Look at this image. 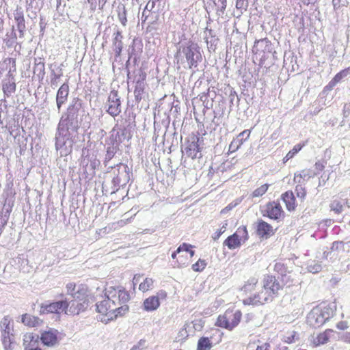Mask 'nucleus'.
I'll list each match as a JSON object with an SVG mask.
<instances>
[{
  "label": "nucleus",
  "mask_w": 350,
  "mask_h": 350,
  "mask_svg": "<svg viewBox=\"0 0 350 350\" xmlns=\"http://www.w3.org/2000/svg\"><path fill=\"white\" fill-rule=\"evenodd\" d=\"M87 121L86 103L81 98H74L59 122L55 135V148L60 155L72 151L74 133H85Z\"/></svg>",
  "instance_id": "nucleus-1"
},
{
  "label": "nucleus",
  "mask_w": 350,
  "mask_h": 350,
  "mask_svg": "<svg viewBox=\"0 0 350 350\" xmlns=\"http://www.w3.org/2000/svg\"><path fill=\"white\" fill-rule=\"evenodd\" d=\"M102 298L96 304V311L105 323L124 316L129 310L127 303L131 299L130 293L122 286L105 288Z\"/></svg>",
  "instance_id": "nucleus-2"
},
{
  "label": "nucleus",
  "mask_w": 350,
  "mask_h": 350,
  "mask_svg": "<svg viewBox=\"0 0 350 350\" xmlns=\"http://www.w3.org/2000/svg\"><path fill=\"white\" fill-rule=\"evenodd\" d=\"M334 315V310L326 303L314 307L307 316L308 323L314 328H319L328 321Z\"/></svg>",
  "instance_id": "nucleus-3"
},
{
  "label": "nucleus",
  "mask_w": 350,
  "mask_h": 350,
  "mask_svg": "<svg viewBox=\"0 0 350 350\" xmlns=\"http://www.w3.org/2000/svg\"><path fill=\"white\" fill-rule=\"evenodd\" d=\"M242 319L240 310L227 309L223 314L218 316L215 325L232 331L238 326Z\"/></svg>",
  "instance_id": "nucleus-4"
},
{
  "label": "nucleus",
  "mask_w": 350,
  "mask_h": 350,
  "mask_svg": "<svg viewBox=\"0 0 350 350\" xmlns=\"http://www.w3.org/2000/svg\"><path fill=\"white\" fill-rule=\"evenodd\" d=\"M88 286L86 284H79L77 289L73 294V299L68 300L70 304V311L72 313L79 314L83 312L88 307Z\"/></svg>",
  "instance_id": "nucleus-5"
},
{
  "label": "nucleus",
  "mask_w": 350,
  "mask_h": 350,
  "mask_svg": "<svg viewBox=\"0 0 350 350\" xmlns=\"http://www.w3.org/2000/svg\"><path fill=\"white\" fill-rule=\"evenodd\" d=\"M182 52L185 57L189 69L196 68L198 63L202 59L199 46L192 41H189L182 48Z\"/></svg>",
  "instance_id": "nucleus-6"
},
{
  "label": "nucleus",
  "mask_w": 350,
  "mask_h": 350,
  "mask_svg": "<svg viewBox=\"0 0 350 350\" xmlns=\"http://www.w3.org/2000/svg\"><path fill=\"white\" fill-rule=\"evenodd\" d=\"M275 298L270 294V293L264 288L262 285L260 291L256 292L245 297L243 299V304L244 305H262L265 303L272 301Z\"/></svg>",
  "instance_id": "nucleus-7"
},
{
  "label": "nucleus",
  "mask_w": 350,
  "mask_h": 350,
  "mask_svg": "<svg viewBox=\"0 0 350 350\" xmlns=\"http://www.w3.org/2000/svg\"><path fill=\"white\" fill-rule=\"evenodd\" d=\"M255 233L260 239H268L273 237L276 229L262 219H258L254 224Z\"/></svg>",
  "instance_id": "nucleus-8"
},
{
  "label": "nucleus",
  "mask_w": 350,
  "mask_h": 350,
  "mask_svg": "<svg viewBox=\"0 0 350 350\" xmlns=\"http://www.w3.org/2000/svg\"><path fill=\"white\" fill-rule=\"evenodd\" d=\"M7 62H8L9 64H12V66L8 72V79H5L3 82V90L4 95L7 97H10L16 91L15 79L12 74V72L16 71V61L13 58H8L5 60V63L7 64Z\"/></svg>",
  "instance_id": "nucleus-9"
},
{
  "label": "nucleus",
  "mask_w": 350,
  "mask_h": 350,
  "mask_svg": "<svg viewBox=\"0 0 350 350\" xmlns=\"http://www.w3.org/2000/svg\"><path fill=\"white\" fill-rule=\"evenodd\" d=\"M70 307L68 299L66 298L64 300L58 301L53 303L42 304L40 308V314L47 313H57L59 314L64 311L67 313L66 310Z\"/></svg>",
  "instance_id": "nucleus-10"
},
{
  "label": "nucleus",
  "mask_w": 350,
  "mask_h": 350,
  "mask_svg": "<svg viewBox=\"0 0 350 350\" xmlns=\"http://www.w3.org/2000/svg\"><path fill=\"white\" fill-rule=\"evenodd\" d=\"M262 285L274 298L279 295L280 291L284 288V285L278 279L272 275H265L262 280Z\"/></svg>",
  "instance_id": "nucleus-11"
},
{
  "label": "nucleus",
  "mask_w": 350,
  "mask_h": 350,
  "mask_svg": "<svg viewBox=\"0 0 350 350\" xmlns=\"http://www.w3.org/2000/svg\"><path fill=\"white\" fill-rule=\"evenodd\" d=\"M166 297V291L164 290H160L157 293V295L150 296L144 301V309L148 312L156 310L160 306L159 299H165Z\"/></svg>",
  "instance_id": "nucleus-12"
},
{
  "label": "nucleus",
  "mask_w": 350,
  "mask_h": 350,
  "mask_svg": "<svg viewBox=\"0 0 350 350\" xmlns=\"http://www.w3.org/2000/svg\"><path fill=\"white\" fill-rule=\"evenodd\" d=\"M284 215V211L280 202L272 201L265 205L263 216L271 219L278 220Z\"/></svg>",
  "instance_id": "nucleus-13"
},
{
  "label": "nucleus",
  "mask_w": 350,
  "mask_h": 350,
  "mask_svg": "<svg viewBox=\"0 0 350 350\" xmlns=\"http://www.w3.org/2000/svg\"><path fill=\"white\" fill-rule=\"evenodd\" d=\"M14 19L16 23L15 29L18 32V39H23L26 31L25 20L24 17V11L21 7H17L14 10Z\"/></svg>",
  "instance_id": "nucleus-14"
},
{
  "label": "nucleus",
  "mask_w": 350,
  "mask_h": 350,
  "mask_svg": "<svg viewBox=\"0 0 350 350\" xmlns=\"http://www.w3.org/2000/svg\"><path fill=\"white\" fill-rule=\"evenodd\" d=\"M335 331L332 329H326L323 332L319 333L316 336H312L311 345L313 347H317L327 344L330 338L334 336Z\"/></svg>",
  "instance_id": "nucleus-15"
},
{
  "label": "nucleus",
  "mask_w": 350,
  "mask_h": 350,
  "mask_svg": "<svg viewBox=\"0 0 350 350\" xmlns=\"http://www.w3.org/2000/svg\"><path fill=\"white\" fill-rule=\"evenodd\" d=\"M199 137L193 136L190 140H188L185 147V153L188 157L195 159L198 157V154L200 152L201 148L199 145Z\"/></svg>",
  "instance_id": "nucleus-16"
},
{
  "label": "nucleus",
  "mask_w": 350,
  "mask_h": 350,
  "mask_svg": "<svg viewBox=\"0 0 350 350\" xmlns=\"http://www.w3.org/2000/svg\"><path fill=\"white\" fill-rule=\"evenodd\" d=\"M18 38L16 33L15 27L12 26L10 32L5 34L3 39V43L7 49H14V51H18L21 48V42H18Z\"/></svg>",
  "instance_id": "nucleus-17"
},
{
  "label": "nucleus",
  "mask_w": 350,
  "mask_h": 350,
  "mask_svg": "<svg viewBox=\"0 0 350 350\" xmlns=\"http://www.w3.org/2000/svg\"><path fill=\"white\" fill-rule=\"evenodd\" d=\"M146 79V73L140 71L139 73V78L136 80V84L134 90L135 99L137 103H139L142 99V96L145 92V81Z\"/></svg>",
  "instance_id": "nucleus-18"
},
{
  "label": "nucleus",
  "mask_w": 350,
  "mask_h": 350,
  "mask_svg": "<svg viewBox=\"0 0 350 350\" xmlns=\"http://www.w3.org/2000/svg\"><path fill=\"white\" fill-rule=\"evenodd\" d=\"M120 111V100L118 94L116 93L111 94L108 98L107 112L115 117L117 116Z\"/></svg>",
  "instance_id": "nucleus-19"
},
{
  "label": "nucleus",
  "mask_w": 350,
  "mask_h": 350,
  "mask_svg": "<svg viewBox=\"0 0 350 350\" xmlns=\"http://www.w3.org/2000/svg\"><path fill=\"white\" fill-rule=\"evenodd\" d=\"M57 331L50 329L42 333L40 339L44 345L52 347L57 343Z\"/></svg>",
  "instance_id": "nucleus-20"
},
{
  "label": "nucleus",
  "mask_w": 350,
  "mask_h": 350,
  "mask_svg": "<svg viewBox=\"0 0 350 350\" xmlns=\"http://www.w3.org/2000/svg\"><path fill=\"white\" fill-rule=\"evenodd\" d=\"M258 284V279L256 277H250L247 279L244 284L240 288L241 292L247 297L250 296L251 293L256 290V288Z\"/></svg>",
  "instance_id": "nucleus-21"
},
{
  "label": "nucleus",
  "mask_w": 350,
  "mask_h": 350,
  "mask_svg": "<svg viewBox=\"0 0 350 350\" xmlns=\"http://www.w3.org/2000/svg\"><path fill=\"white\" fill-rule=\"evenodd\" d=\"M68 93V85L66 83L62 84L59 88L56 95L57 107L59 111H60L62 105L66 102Z\"/></svg>",
  "instance_id": "nucleus-22"
},
{
  "label": "nucleus",
  "mask_w": 350,
  "mask_h": 350,
  "mask_svg": "<svg viewBox=\"0 0 350 350\" xmlns=\"http://www.w3.org/2000/svg\"><path fill=\"white\" fill-rule=\"evenodd\" d=\"M281 199L284 202L288 211H294L297 207L296 199L292 191H287L281 196Z\"/></svg>",
  "instance_id": "nucleus-23"
},
{
  "label": "nucleus",
  "mask_w": 350,
  "mask_h": 350,
  "mask_svg": "<svg viewBox=\"0 0 350 350\" xmlns=\"http://www.w3.org/2000/svg\"><path fill=\"white\" fill-rule=\"evenodd\" d=\"M40 11L38 2L36 0H26V13L29 18L33 21Z\"/></svg>",
  "instance_id": "nucleus-24"
},
{
  "label": "nucleus",
  "mask_w": 350,
  "mask_h": 350,
  "mask_svg": "<svg viewBox=\"0 0 350 350\" xmlns=\"http://www.w3.org/2000/svg\"><path fill=\"white\" fill-rule=\"evenodd\" d=\"M21 322L27 327H36L40 326L43 321L40 318L30 314H24L21 317Z\"/></svg>",
  "instance_id": "nucleus-25"
},
{
  "label": "nucleus",
  "mask_w": 350,
  "mask_h": 350,
  "mask_svg": "<svg viewBox=\"0 0 350 350\" xmlns=\"http://www.w3.org/2000/svg\"><path fill=\"white\" fill-rule=\"evenodd\" d=\"M193 246L192 245L183 243L181 244L177 250L172 254V258H175L176 257L177 254H180V253L185 252L186 254H189V262L190 261V259L194 256L195 252L193 250Z\"/></svg>",
  "instance_id": "nucleus-26"
},
{
  "label": "nucleus",
  "mask_w": 350,
  "mask_h": 350,
  "mask_svg": "<svg viewBox=\"0 0 350 350\" xmlns=\"http://www.w3.org/2000/svg\"><path fill=\"white\" fill-rule=\"evenodd\" d=\"M345 204V200L338 196H334L329 204L330 210L336 214H340L343 211Z\"/></svg>",
  "instance_id": "nucleus-27"
},
{
  "label": "nucleus",
  "mask_w": 350,
  "mask_h": 350,
  "mask_svg": "<svg viewBox=\"0 0 350 350\" xmlns=\"http://www.w3.org/2000/svg\"><path fill=\"white\" fill-rule=\"evenodd\" d=\"M271 46V42L267 38L261 39L255 42L254 45V52L256 54H260L269 51Z\"/></svg>",
  "instance_id": "nucleus-28"
},
{
  "label": "nucleus",
  "mask_w": 350,
  "mask_h": 350,
  "mask_svg": "<svg viewBox=\"0 0 350 350\" xmlns=\"http://www.w3.org/2000/svg\"><path fill=\"white\" fill-rule=\"evenodd\" d=\"M122 39V33L120 31H117L114 34V38L113 40V51L116 57L120 56L122 50L123 49V43Z\"/></svg>",
  "instance_id": "nucleus-29"
},
{
  "label": "nucleus",
  "mask_w": 350,
  "mask_h": 350,
  "mask_svg": "<svg viewBox=\"0 0 350 350\" xmlns=\"http://www.w3.org/2000/svg\"><path fill=\"white\" fill-rule=\"evenodd\" d=\"M310 177L308 170H303L297 172L294 174V183L297 185H304L307 180Z\"/></svg>",
  "instance_id": "nucleus-30"
},
{
  "label": "nucleus",
  "mask_w": 350,
  "mask_h": 350,
  "mask_svg": "<svg viewBox=\"0 0 350 350\" xmlns=\"http://www.w3.org/2000/svg\"><path fill=\"white\" fill-rule=\"evenodd\" d=\"M12 207L10 204H5L3 207V212L0 214V235L3 232L4 226L7 224Z\"/></svg>",
  "instance_id": "nucleus-31"
},
{
  "label": "nucleus",
  "mask_w": 350,
  "mask_h": 350,
  "mask_svg": "<svg viewBox=\"0 0 350 350\" xmlns=\"http://www.w3.org/2000/svg\"><path fill=\"white\" fill-rule=\"evenodd\" d=\"M122 167V163H119L116 166L111 167V170L109 172L111 178H112V181L114 185H118L121 183L122 181V174H120V169Z\"/></svg>",
  "instance_id": "nucleus-32"
},
{
  "label": "nucleus",
  "mask_w": 350,
  "mask_h": 350,
  "mask_svg": "<svg viewBox=\"0 0 350 350\" xmlns=\"http://www.w3.org/2000/svg\"><path fill=\"white\" fill-rule=\"evenodd\" d=\"M213 336L208 337H200L198 341L197 350H211L213 347L211 339Z\"/></svg>",
  "instance_id": "nucleus-33"
},
{
  "label": "nucleus",
  "mask_w": 350,
  "mask_h": 350,
  "mask_svg": "<svg viewBox=\"0 0 350 350\" xmlns=\"http://www.w3.org/2000/svg\"><path fill=\"white\" fill-rule=\"evenodd\" d=\"M242 244L247 241L249 239V234L246 226H239L233 234Z\"/></svg>",
  "instance_id": "nucleus-34"
},
{
  "label": "nucleus",
  "mask_w": 350,
  "mask_h": 350,
  "mask_svg": "<svg viewBox=\"0 0 350 350\" xmlns=\"http://www.w3.org/2000/svg\"><path fill=\"white\" fill-rule=\"evenodd\" d=\"M223 244L229 250H234L239 247L242 243L232 234L224 241Z\"/></svg>",
  "instance_id": "nucleus-35"
},
{
  "label": "nucleus",
  "mask_w": 350,
  "mask_h": 350,
  "mask_svg": "<svg viewBox=\"0 0 350 350\" xmlns=\"http://www.w3.org/2000/svg\"><path fill=\"white\" fill-rule=\"evenodd\" d=\"M33 74L36 76L39 81H42L45 75L44 63L40 60L35 62L33 66Z\"/></svg>",
  "instance_id": "nucleus-36"
},
{
  "label": "nucleus",
  "mask_w": 350,
  "mask_h": 350,
  "mask_svg": "<svg viewBox=\"0 0 350 350\" xmlns=\"http://www.w3.org/2000/svg\"><path fill=\"white\" fill-rule=\"evenodd\" d=\"M39 338L38 335L33 334H27L24 336L23 345L25 346V350L29 347H33L38 342Z\"/></svg>",
  "instance_id": "nucleus-37"
},
{
  "label": "nucleus",
  "mask_w": 350,
  "mask_h": 350,
  "mask_svg": "<svg viewBox=\"0 0 350 350\" xmlns=\"http://www.w3.org/2000/svg\"><path fill=\"white\" fill-rule=\"evenodd\" d=\"M349 68L343 69L338 72L333 79L329 81V85L331 87L335 86L338 83H339L343 78L347 77L349 73Z\"/></svg>",
  "instance_id": "nucleus-38"
},
{
  "label": "nucleus",
  "mask_w": 350,
  "mask_h": 350,
  "mask_svg": "<svg viewBox=\"0 0 350 350\" xmlns=\"http://www.w3.org/2000/svg\"><path fill=\"white\" fill-rule=\"evenodd\" d=\"M306 142H304L302 144H296L292 150H291L286 156L283 158V163H286L288 160L291 159L295 157L296 154H297L303 147L306 146Z\"/></svg>",
  "instance_id": "nucleus-39"
},
{
  "label": "nucleus",
  "mask_w": 350,
  "mask_h": 350,
  "mask_svg": "<svg viewBox=\"0 0 350 350\" xmlns=\"http://www.w3.org/2000/svg\"><path fill=\"white\" fill-rule=\"evenodd\" d=\"M11 335L10 332H8L1 333V341L5 350H13V342Z\"/></svg>",
  "instance_id": "nucleus-40"
},
{
  "label": "nucleus",
  "mask_w": 350,
  "mask_h": 350,
  "mask_svg": "<svg viewBox=\"0 0 350 350\" xmlns=\"http://www.w3.org/2000/svg\"><path fill=\"white\" fill-rule=\"evenodd\" d=\"M189 325L187 323H185L183 325V327L179 330L175 338L176 342L183 343L187 339V338L189 337V334L187 329Z\"/></svg>",
  "instance_id": "nucleus-41"
},
{
  "label": "nucleus",
  "mask_w": 350,
  "mask_h": 350,
  "mask_svg": "<svg viewBox=\"0 0 350 350\" xmlns=\"http://www.w3.org/2000/svg\"><path fill=\"white\" fill-rule=\"evenodd\" d=\"M126 138L127 140H129L131 138L130 132L126 128L122 129L120 132H118L115 136V140L118 144L122 142H123Z\"/></svg>",
  "instance_id": "nucleus-42"
},
{
  "label": "nucleus",
  "mask_w": 350,
  "mask_h": 350,
  "mask_svg": "<svg viewBox=\"0 0 350 350\" xmlns=\"http://www.w3.org/2000/svg\"><path fill=\"white\" fill-rule=\"evenodd\" d=\"M244 142L245 139L243 138H234L229 145L228 152L230 153L236 152L241 146Z\"/></svg>",
  "instance_id": "nucleus-43"
},
{
  "label": "nucleus",
  "mask_w": 350,
  "mask_h": 350,
  "mask_svg": "<svg viewBox=\"0 0 350 350\" xmlns=\"http://www.w3.org/2000/svg\"><path fill=\"white\" fill-rule=\"evenodd\" d=\"M154 281L152 278H146L139 285V289L142 292H147L150 290L153 286Z\"/></svg>",
  "instance_id": "nucleus-44"
},
{
  "label": "nucleus",
  "mask_w": 350,
  "mask_h": 350,
  "mask_svg": "<svg viewBox=\"0 0 350 350\" xmlns=\"http://www.w3.org/2000/svg\"><path fill=\"white\" fill-rule=\"evenodd\" d=\"M269 187V185L267 183H265L264 185H262L259 187L256 188L252 193V198H258L262 196L264 194L266 193Z\"/></svg>",
  "instance_id": "nucleus-45"
},
{
  "label": "nucleus",
  "mask_w": 350,
  "mask_h": 350,
  "mask_svg": "<svg viewBox=\"0 0 350 350\" xmlns=\"http://www.w3.org/2000/svg\"><path fill=\"white\" fill-rule=\"evenodd\" d=\"M179 267L185 266L189 263V258L188 255L186 254L185 252L180 253V254H177L176 257L174 258Z\"/></svg>",
  "instance_id": "nucleus-46"
},
{
  "label": "nucleus",
  "mask_w": 350,
  "mask_h": 350,
  "mask_svg": "<svg viewBox=\"0 0 350 350\" xmlns=\"http://www.w3.org/2000/svg\"><path fill=\"white\" fill-rule=\"evenodd\" d=\"M206 262L205 260L199 259L196 263L192 265V269L196 272L202 271L206 267Z\"/></svg>",
  "instance_id": "nucleus-47"
},
{
  "label": "nucleus",
  "mask_w": 350,
  "mask_h": 350,
  "mask_svg": "<svg viewBox=\"0 0 350 350\" xmlns=\"http://www.w3.org/2000/svg\"><path fill=\"white\" fill-rule=\"evenodd\" d=\"M295 191L298 198H300L301 200L306 198L307 192L304 185H296Z\"/></svg>",
  "instance_id": "nucleus-48"
},
{
  "label": "nucleus",
  "mask_w": 350,
  "mask_h": 350,
  "mask_svg": "<svg viewBox=\"0 0 350 350\" xmlns=\"http://www.w3.org/2000/svg\"><path fill=\"white\" fill-rule=\"evenodd\" d=\"M10 321L8 317H5L3 318V319L1 321V325H0L1 329V333L11 332V328L10 327Z\"/></svg>",
  "instance_id": "nucleus-49"
},
{
  "label": "nucleus",
  "mask_w": 350,
  "mask_h": 350,
  "mask_svg": "<svg viewBox=\"0 0 350 350\" xmlns=\"http://www.w3.org/2000/svg\"><path fill=\"white\" fill-rule=\"evenodd\" d=\"M62 75V70H59L58 72H55L53 70L51 71V85L57 86L58 84V80L60 77Z\"/></svg>",
  "instance_id": "nucleus-50"
},
{
  "label": "nucleus",
  "mask_w": 350,
  "mask_h": 350,
  "mask_svg": "<svg viewBox=\"0 0 350 350\" xmlns=\"http://www.w3.org/2000/svg\"><path fill=\"white\" fill-rule=\"evenodd\" d=\"M118 17L123 26H126L127 23V18H126V11L124 7H123L122 11H119L118 14Z\"/></svg>",
  "instance_id": "nucleus-51"
},
{
  "label": "nucleus",
  "mask_w": 350,
  "mask_h": 350,
  "mask_svg": "<svg viewBox=\"0 0 350 350\" xmlns=\"http://www.w3.org/2000/svg\"><path fill=\"white\" fill-rule=\"evenodd\" d=\"M76 284L74 283H68L66 284V289L68 295L73 297V294L76 292Z\"/></svg>",
  "instance_id": "nucleus-52"
},
{
  "label": "nucleus",
  "mask_w": 350,
  "mask_h": 350,
  "mask_svg": "<svg viewBox=\"0 0 350 350\" xmlns=\"http://www.w3.org/2000/svg\"><path fill=\"white\" fill-rule=\"evenodd\" d=\"M159 1V0H149L145 7L144 12L146 10H148L149 12L152 11Z\"/></svg>",
  "instance_id": "nucleus-53"
},
{
  "label": "nucleus",
  "mask_w": 350,
  "mask_h": 350,
  "mask_svg": "<svg viewBox=\"0 0 350 350\" xmlns=\"http://www.w3.org/2000/svg\"><path fill=\"white\" fill-rule=\"evenodd\" d=\"M250 133H251V131L246 129V130H244L243 131H242L241 133H240L237 136V137H239V139L243 138V139H245V142L247 139H249V137L250 136Z\"/></svg>",
  "instance_id": "nucleus-54"
},
{
  "label": "nucleus",
  "mask_w": 350,
  "mask_h": 350,
  "mask_svg": "<svg viewBox=\"0 0 350 350\" xmlns=\"http://www.w3.org/2000/svg\"><path fill=\"white\" fill-rule=\"evenodd\" d=\"M226 230V226H224L221 228L217 230L212 236L213 239L217 240L220 236L225 232Z\"/></svg>",
  "instance_id": "nucleus-55"
},
{
  "label": "nucleus",
  "mask_w": 350,
  "mask_h": 350,
  "mask_svg": "<svg viewBox=\"0 0 350 350\" xmlns=\"http://www.w3.org/2000/svg\"><path fill=\"white\" fill-rule=\"evenodd\" d=\"M39 25L40 29V33L42 35H43L46 26V23L45 22L44 18L42 16L40 17Z\"/></svg>",
  "instance_id": "nucleus-56"
},
{
  "label": "nucleus",
  "mask_w": 350,
  "mask_h": 350,
  "mask_svg": "<svg viewBox=\"0 0 350 350\" xmlns=\"http://www.w3.org/2000/svg\"><path fill=\"white\" fill-rule=\"evenodd\" d=\"M256 350H271V346L269 342L262 343L260 345H258Z\"/></svg>",
  "instance_id": "nucleus-57"
},
{
  "label": "nucleus",
  "mask_w": 350,
  "mask_h": 350,
  "mask_svg": "<svg viewBox=\"0 0 350 350\" xmlns=\"http://www.w3.org/2000/svg\"><path fill=\"white\" fill-rule=\"evenodd\" d=\"M131 221V217L130 219H123L120 221H119L117 224L119 226H124L129 223H130Z\"/></svg>",
  "instance_id": "nucleus-58"
},
{
  "label": "nucleus",
  "mask_w": 350,
  "mask_h": 350,
  "mask_svg": "<svg viewBox=\"0 0 350 350\" xmlns=\"http://www.w3.org/2000/svg\"><path fill=\"white\" fill-rule=\"evenodd\" d=\"M215 1L216 0H213V3L215 4H216ZM218 1L220 2V3L221 5V12H224V11L226 9V0H218Z\"/></svg>",
  "instance_id": "nucleus-59"
},
{
  "label": "nucleus",
  "mask_w": 350,
  "mask_h": 350,
  "mask_svg": "<svg viewBox=\"0 0 350 350\" xmlns=\"http://www.w3.org/2000/svg\"><path fill=\"white\" fill-rule=\"evenodd\" d=\"M344 341L348 343H350V333H347L343 336Z\"/></svg>",
  "instance_id": "nucleus-60"
},
{
  "label": "nucleus",
  "mask_w": 350,
  "mask_h": 350,
  "mask_svg": "<svg viewBox=\"0 0 350 350\" xmlns=\"http://www.w3.org/2000/svg\"><path fill=\"white\" fill-rule=\"evenodd\" d=\"M3 16H1V17H0V32L3 30V28L4 21L3 19Z\"/></svg>",
  "instance_id": "nucleus-61"
},
{
  "label": "nucleus",
  "mask_w": 350,
  "mask_h": 350,
  "mask_svg": "<svg viewBox=\"0 0 350 350\" xmlns=\"http://www.w3.org/2000/svg\"><path fill=\"white\" fill-rule=\"evenodd\" d=\"M216 332L219 334V338L218 340V342L221 340V335L222 334L219 333V331L217 330Z\"/></svg>",
  "instance_id": "nucleus-62"
},
{
  "label": "nucleus",
  "mask_w": 350,
  "mask_h": 350,
  "mask_svg": "<svg viewBox=\"0 0 350 350\" xmlns=\"http://www.w3.org/2000/svg\"><path fill=\"white\" fill-rule=\"evenodd\" d=\"M29 350H41V349L39 348H31Z\"/></svg>",
  "instance_id": "nucleus-63"
},
{
  "label": "nucleus",
  "mask_w": 350,
  "mask_h": 350,
  "mask_svg": "<svg viewBox=\"0 0 350 350\" xmlns=\"http://www.w3.org/2000/svg\"><path fill=\"white\" fill-rule=\"evenodd\" d=\"M226 209H228V207H226L224 209L221 210V213H224V211H225V210H226Z\"/></svg>",
  "instance_id": "nucleus-64"
}]
</instances>
